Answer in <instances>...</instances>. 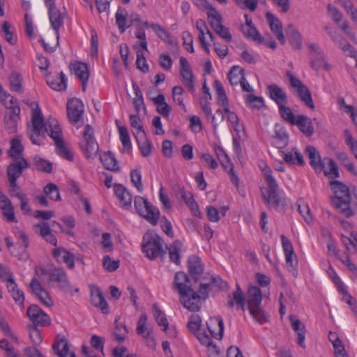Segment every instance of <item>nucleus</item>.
<instances>
[{"label":"nucleus","instance_id":"48","mask_svg":"<svg viewBox=\"0 0 357 357\" xmlns=\"http://www.w3.org/2000/svg\"><path fill=\"white\" fill-rule=\"evenodd\" d=\"M1 32L4 39L10 45H15L17 42V36L15 29L8 22L5 21L1 25Z\"/></svg>","mask_w":357,"mask_h":357},{"label":"nucleus","instance_id":"32","mask_svg":"<svg viewBox=\"0 0 357 357\" xmlns=\"http://www.w3.org/2000/svg\"><path fill=\"white\" fill-rule=\"evenodd\" d=\"M52 255L57 262L63 263L70 268H74V257L67 250L60 247L55 248L52 250Z\"/></svg>","mask_w":357,"mask_h":357},{"label":"nucleus","instance_id":"18","mask_svg":"<svg viewBox=\"0 0 357 357\" xmlns=\"http://www.w3.org/2000/svg\"><path fill=\"white\" fill-rule=\"evenodd\" d=\"M48 8L49 18L51 26L55 31L56 38H59V29L63 24V15L55 7L54 0H44Z\"/></svg>","mask_w":357,"mask_h":357},{"label":"nucleus","instance_id":"43","mask_svg":"<svg viewBox=\"0 0 357 357\" xmlns=\"http://www.w3.org/2000/svg\"><path fill=\"white\" fill-rule=\"evenodd\" d=\"M270 98L279 106L286 103L287 96L284 91L276 84H271L268 86Z\"/></svg>","mask_w":357,"mask_h":357},{"label":"nucleus","instance_id":"9","mask_svg":"<svg viewBox=\"0 0 357 357\" xmlns=\"http://www.w3.org/2000/svg\"><path fill=\"white\" fill-rule=\"evenodd\" d=\"M174 289L178 291L180 294V301L184 307H188L192 310L197 308V301L192 304H190L189 298L186 295V291L191 289V288L189 285L188 278L185 273L177 272L175 274ZM194 301H196V298H194Z\"/></svg>","mask_w":357,"mask_h":357},{"label":"nucleus","instance_id":"15","mask_svg":"<svg viewBox=\"0 0 357 357\" xmlns=\"http://www.w3.org/2000/svg\"><path fill=\"white\" fill-rule=\"evenodd\" d=\"M153 316L158 326L167 336H176V329L175 326L174 325H169L166 314L156 305H153Z\"/></svg>","mask_w":357,"mask_h":357},{"label":"nucleus","instance_id":"16","mask_svg":"<svg viewBox=\"0 0 357 357\" xmlns=\"http://www.w3.org/2000/svg\"><path fill=\"white\" fill-rule=\"evenodd\" d=\"M282 251L289 271H294L298 265L297 256L290 241L284 236H281Z\"/></svg>","mask_w":357,"mask_h":357},{"label":"nucleus","instance_id":"12","mask_svg":"<svg viewBox=\"0 0 357 357\" xmlns=\"http://www.w3.org/2000/svg\"><path fill=\"white\" fill-rule=\"evenodd\" d=\"M220 106L222 108L223 117L226 118L229 121L231 128L236 133L237 137L239 139L244 138L245 137L244 125L240 121L237 114L229 109L228 102L225 104L221 105Z\"/></svg>","mask_w":357,"mask_h":357},{"label":"nucleus","instance_id":"33","mask_svg":"<svg viewBox=\"0 0 357 357\" xmlns=\"http://www.w3.org/2000/svg\"><path fill=\"white\" fill-rule=\"evenodd\" d=\"M245 18V23L242 26V31L245 36L251 38L257 44H261L264 41V38L261 36L257 29L252 24V19L247 15H244Z\"/></svg>","mask_w":357,"mask_h":357},{"label":"nucleus","instance_id":"26","mask_svg":"<svg viewBox=\"0 0 357 357\" xmlns=\"http://www.w3.org/2000/svg\"><path fill=\"white\" fill-rule=\"evenodd\" d=\"M114 191L120 206L125 209L130 208L132 200L130 192L121 184H114Z\"/></svg>","mask_w":357,"mask_h":357},{"label":"nucleus","instance_id":"47","mask_svg":"<svg viewBox=\"0 0 357 357\" xmlns=\"http://www.w3.org/2000/svg\"><path fill=\"white\" fill-rule=\"evenodd\" d=\"M227 77L231 85H238L245 79L244 70L238 66H234L228 73Z\"/></svg>","mask_w":357,"mask_h":357},{"label":"nucleus","instance_id":"51","mask_svg":"<svg viewBox=\"0 0 357 357\" xmlns=\"http://www.w3.org/2000/svg\"><path fill=\"white\" fill-rule=\"evenodd\" d=\"M22 151L23 146L22 144L21 140L18 137L11 139L9 155L15 160H19L20 158H23L22 157Z\"/></svg>","mask_w":357,"mask_h":357},{"label":"nucleus","instance_id":"35","mask_svg":"<svg viewBox=\"0 0 357 357\" xmlns=\"http://www.w3.org/2000/svg\"><path fill=\"white\" fill-rule=\"evenodd\" d=\"M279 152L284 160L289 165L297 164L301 166L305 165L303 157L296 148H293L287 152L282 150H280Z\"/></svg>","mask_w":357,"mask_h":357},{"label":"nucleus","instance_id":"23","mask_svg":"<svg viewBox=\"0 0 357 357\" xmlns=\"http://www.w3.org/2000/svg\"><path fill=\"white\" fill-rule=\"evenodd\" d=\"M208 331V335L211 338L220 340L224 333V324L222 318L220 317H210L206 322Z\"/></svg>","mask_w":357,"mask_h":357},{"label":"nucleus","instance_id":"52","mask_svg":"<svg viewBox=\"0 0 357 357\" xmlns=\"http://www.w3.org/2000/svg\"><path fill=\"white\" fill-rule=\"evenodd\" d=\"M136 53H137V59H136V65L137 68L142 71V73H147L149 70V66L145 58V54L148 52L147 50H144V49H140L137 47Z\"/></svg>","mask_w":357,"mask_h":357},{"label":"nucleus","instance_id":"34","mask_svg":"<svg viewBox=\"0 0 357 357\" xmlns=\"http://www.w3.org/2000/svg\"><path fill=\"white\" fill-rule=\"evenodd\" d=\"M9 110L10 114L6 116L4 119L5 126L9 132L13 133L17 130V123L20 119V108L19 106H15Z\"/></svg>","mask_w":357,"mask_h":357},{"label":"nucleus","instance_id":"38","mask_svg":"<svg viewBox=\"0 0 357 357\" xmlns=\"http://www.w3.org/2000/svg\"><path fill=\"white\" fill-rule=\"evenodd\" d=\"M52 350L58 357H66L69 353L67 340L63 336L57 335L52 345Z\"/></svg>","mask_w":357,"mask_h":357},{"label":"nucleus","instance_id":"37","mask_svg":"<svg viewBox=\"0 0 357 357\" xmlns=\"http://www.w3.org/2000/svg\"><path fill=\"white\" fill-rule=\"evenodd\" d=\"M46 82L55 91L65 90L67 86V78L63 73L56 76L47 75L46 77Z\"/></svg>","mask_w":357,"mask_h":357},{"label":"nucleus","instance_id":"3","mask_svg":"<svg viewBox=\"0 0 357 357\" xmlns=\"http://www.w3.org/2000/svg\"><path fill=\"white\" fill-rule=\"evenodd\" d=\"M259 167L267 184L266 188L261 189L264 200L271 206L278 207L283 205L284 197L279 191L278 183L273 176L271 167L264 162H261Z\"/></svg>","mask_w":357,"mask_h":357},{"label":"nucleus","instance_id":"8","mask_svg":"<svg viewBox=\"0 0 357 357\" xmlns=\"http://www.w3.org/2000/svg\"><path fill=\"white\" fill-rule=\"evenodd\" d=\"M134 204L137 213L153 225L158 223L160 217L159 210L153 206L147 199L142 197H135Z\"/></svg>","mask_w":357,"mask_h":357},{"label":"nucleus","instance_id":"22","mask_svg":"<svg viewBox=\"0 0 357 357\" xmlns=\"http://www.w3.org/2000/svg\"><path fill=\"white\" fill-rule=\"evenodd\" d=\"M84 112L82 102L76 98H72L67 104V113L70 121L75 124L78 123Z\"/></svg>","mask_w":357,"mask_h":357},{"label":"nucleus","instance_id":"64","mask_svg":"<svg viewBox=\"0 0 357 357\" xmlns=\"http://www.w3.org/2000/svg\"><path fill=\"white\" fill-rule=\"evenodd\" d=\"M344 136L346 144L357 160V139L353 137L351 132L348 130L344 131Z\"/></svg>","mask_w":357,"mask_h":357},{"label":"nucleus","instance_id":"13","mask_svg":"<svg viewBox=\"0 0 357 357\" xmlns=\"http://www.w3.org/2000/svg\"><path fill=\"white\" fill-rule=\"evenodd\" d=\"M28 167V164L24 158H20L9 165L7 168L8 178L12 190H18L20 189L17 184V179L20 176L23 170Z\"/></svg>","mask_w":357,"mask_h":357},{"label":"nucleus","instance_id":"53","mask_svg":"<svg viewBox=\"0 0 357 357\" xmlns=\"http://www.w3.org/2000/svg\"><path fill=\"white\" fill-rule=\"evenodd\" d=\"M0 102L8 109L13 108L15 106H19L16 100L8 93L0 84Z\"/></svg>","mask_w":357,"mask_h":357},{"label":"nucleus","instance_id":"27","mask_svg":"<svg viewBox=\"0 0 357 357\" xmlns=\"http://www.w3.org/2000/svg\"><path fill=\"white\" fill-rule=\"evenodd\" d=\"M208 287H209V285L207 284H201L200 289L197 292H195L192 289L187 291L186 295L188 296V297L189 298L190 304L194 303L195 302V301H194V298H196L197 308L194 309V310L190 309L188 307H185V308L188 309V310L193 311V312L198 311L200 309L202 300L206 299V298L208 296L207 291H208Z\"/></svg>","mask_w":357,"mask_h":357},{"label":"nucleus","instance_id":"54","mask_svg":"<svg viewBox=\"0 0 357 357\" xmlns=\"http://www.w3.org/2000/svg\"><path fill=\"white\" fill-rule=\"evenodd\" d=\"M183 251V244L181 241L173 242L169 248L170 259L176 264L180 262V254Z\"/></svg>","mask_w":357,"mask_h":357},{"label":"nucleus","instance_id":"62","mask_svg":"<svg viewBox=\"0 0 357 357\" xmlns=\"http://www.w3.org/2000/svg\"><path fill=\"white\" fill-rule=\"evenodd\" d=\"M342 6L345 9L347 15L357 26V10L354 7L350 0H338Z\"/></svg>","mask_w":357,"mask_h":357},{"label":"nucleus","instance_id":"7","mask_svg":"<svg viewBox=\"0 0 357 357\" xmlns=\"http://www.w3.org/2000/svg\"><path fill=\"white\" fill-rule=\"evenodd\" d=\"M0 280L6 283L8 291L15 303L21 307H24V292L18 287L11 272L1 264H0Z\"/></svg>","mask_w":357,"mask_h":357},{"label":"nucleus","instance_id":"17","mask_svg":"<svg viewBox=\"0 0 357 357\" xmlns=\"http://www.w3.org/2000/svg\"><path fill=\"white\" fill-rule=\"evenodd\" d=\"M189 330L197 337L200 343L209 342V335L202 328V319L197 314L192 315L188 321Z\"/></svg>","mask_w":357,"mask_h":357},{"label":"nucleus","instance_id":"42","mask_svg":"<svg viewBox=\"0 0 357 357\" xmlns=\"http://www.w3.org/2000/svg\"><path fill=\"white\" fill-rule=\"evenodd\" d=\"M306 154L309 158L310 165L316 172L321 171V163L320 155L314 146H307L305 149Z\"/></svg>","mask_w":357,"mask_h":357},{"label":"nucleus","instance_id":"29","mask_svg":"<svg viewBox=\"0 0 357 357\" xmlns=\"http://www.w3.org/2000/svg\"><path fill=\"white\" fill-rule=\"evenodd\" d=\"M71 70L80 79L84 91L89 77L88 66L85 63L75 61L70 64Z\"/></svg>","mask_w":357,"mask_h":357},{"label":"nucleus","instance_id":"11","mask_svg":"<svg viewBox=\"0 0 357 357\" xmlns=\"http://www.w3.org/2000/svg\"><path fill=\"white\" fill-rule=\"evenodd\" d=\"M287 77L289 80L291 86L298 94L301 100L305 103V105L307 107H308L311 109H314L315 106L312 100L311 93L308 88L305 84H303V82L298 78L295 77L290 72H288L287 73Z\"/></svg>","mask_w":357,"mask_h":357},{"label":"nucleus","instance_id":"25","mask_svg":"<svg viewBox=\"0 0 357 357\" xmlns=\"http://www.w3.org/2000/svg\"><path fill=\"white\" fill-rule=\"evenodd\" d=\"M89 289L92 304L98 307L104 314H107L109 312L108 305L100 289L95 285H91Z\"/></svg>","mask_w":357,"mask_h":357},{"label":"nucleus","instance_id":"55","mask_svg":"<svg viewBox=\"0 0 357 357\" xmlns=\"http://www.w3.org/2000/svg\"><path fill=\"white\" fill-rule=\"evenodd\" d=\"M9 87L13 91L22 93L23 91L22 79L20 73L13 72L8 77Z\"/></svg>","mask_w":357,"mask_h":357},{"label":"nucleus","instance_id":"6","mask_svg":"<svg viewBox=\"0 0 357 357\" xmlns=\"http://www.w3.org/2000/svg\"><path fill=\"white\" fill-rule=\"evenodd\" d=\"M163 241L154 231H147L144 234L142 248L144 255L150 259H155L162 252Z\"/></svg>","mask_w":357,"mask_h":357},{"label":"nucleus","instance_id":"45","mask_svg":"<svg viewBox=\"0 0 357 357\" xmlns=\"http://www.w3.org/2000/svg\"><path fill=\"white\" fill-rule=\"evenodd\" d=\"M287 36L294 47L297 49H301L302 47V36L294 26L289 25L287 26Z\"/></svg>","mask_w":357,"mask_h":357},{"label":"nucleus","instance_id":"20","mask_svg":"<svg viewBox=\"0 0 357 357\" xmlns=\"http://www.w3.org/2000/svg\"><path fill=\"white\" fill-rule=\"evenodd\" d=\"M326 271L329 278L333 281V282L337 286L340 293L342 296V300L347 304H349L350 306L354 305L355 301L353 299L351 296L348 294L343 282L338 276L334 268L329 265Z\"/></svg>","mask_w":357,"mask_h":357},{"label":"nucleus","instance_id":"63","mask_svg":"<svg viewBox=\"0 0 357 357\" xmlns=\"http://www.w3.org/2000/svg\"><path fill=\"white\" fill-rule=\"evenodd\" d=\"M342 6L345 9L347 15L357 26V10L354 7L350 0H338Z\"/></svg>","mask_w":357,"mask_h":357},{"label":"nucleus","instance_id":"60","mask_svg":"<svg viewBox=\"0 0 357 357\" xmlns=\"http://www.w3.org/2000/svg\"><path fill=\"white\" fill-rule=\"evenodd\" d=\"M206 14L208 16V20L213 29L222 25V15L215 8H213L209 9Z\"/></svg>","mask_w":357,"mask_h":357},{"label":"nucleus","instance_id":"24","mask_svg":"<svg viewBox=\"0 0 357 357\" xmlns=\"http://www.w3.org/2000/svg\"><path fill=\"white\" fill-rule=\"evenodd\" d=\"M180 74L183 84L190 90L194 89V76L186 58L181 56L179 59Z\"/></svg>","mask_w":357,"mask_h":357},{"label":"nucleus","instance_id":"19","mask_svg":"<svg viewBox=\"0 0 357 357\" xmlns=\"http://www.w3.org/2000/svg\"><path fill=\"white\" fill-rule=\"evenodd\" d=\"M309 48L312 54L311 65L312 68L316 70L321 68L329 70L331 68V66L326 61L325 56L320 47L316 44H310Z\"/></svg>","mask_w":357,"mask_h":357},{"label":"nucleus","instance_id":"41","mask_svg":"<svg viewBox=\"0 0 357 357\" xmlns=\"http://www.w3.org/2000/svg\"><path fill=\"white\" fill-rule=\"evenodd\" d=\"M324 170L326 176L331 178H337L340 176L339 169L335 162L329 158H324L321 163V171Z\"/></svg>","mask_w":357,"mask_h":357},{"label":"nucleus","instance_id":"14","mask_svg":"<svg viewBox=\"0 0 357 357\" xmlns=\"http://www.w3.org/2000/svg\"><path fill=\"white\" fill-rule=\"evenodd\" d=\"M326 30H328V33L331 36L332 40L342 50L344 54L347 56L354 58L356 60L355 67L357 68L356 50L335 31L328 28H326Z\"/></svg>","mask_w":357,"mask_h":357},{"label":"nucleus","instance_id":"40","mask_svg":"<svg viewBox=\"0 0 357 357\" xmlns=\"http://www.w3.org/2000/svg\"><path fill=\"white\" fill-rule=\"evenodd\" d=\"M148 96L153 102L157 106V111L160 114L165 116H168L169 115L170 107L166 102L165 98L163 94L158 93L156 96H152V93L150 92Z\"/></svg>","mask_w":357,"mask_h":357},{"label":"nucleus","instance_id":"46","mask_svg":"<svg viewBox=\"0 0 357 357\" xmlns=\"http://www.w3.org/2000/svg\"><path fill=\"white\" fill-rule=\"evenodd\" d=\"M129 119L132 132L135 138L146 135L142 120L138 115L131 114Z\"/></svg>","mask_w":357,"mask_h":357},{"label":"nucleus","instance_id":"5","mask_svg":"<svg viewBox=\"0 0 357 357\" xmlns=\"http://www.w3.org/2000/svg\"><path fill=\"white\" fill-rule=\"evenodd\" d=\"M49 275L50 273L46 268L41 266H36L35 277L31 281L30 288L41 303L47 307H51L53 305V301L38 280L47 281L50 279Z\"/></svg>","mask_w":357,"mask_h":357},{"label":"nucleus","instance_id":"1","mask_svg":"<svg viewBox=\"0 0 357 357\" xmlns=\"http://www.w3.org/2000/svg\"><path fill=\"white\" fill-rule=\"evenodd\" d=\"M29 106L31 113V121L28 124L27 132L31 142L36 145H41L43 143L45 127V132L54 141L56 153L60 157L68 161H72L74 155L63 142L62 130L57 120L50 117L45 123L43 115L38 103L31 102Z\"/></svg>","mask_w":357,"mask_h":357},{"label":"nucleus","instance_id":"49","mask_svg":"<svg viewBox=\"0 0 357 357\" xmlns=\"http://www.w3.org/2000/svg\"><path fill=\"white\" fill-rule=\"evenodd\" d=\"M185 203L189 207L192 214L197 218H201V212L197 202L195 200L191 192H185L182 195Z\"/></svg>","mask_w":357,"mask_h":357},{"label":"nucleus","instance_id":"39","mask_svg":"<svg viewBox=\"0 0 357 357\" xmlns=\"http://www.w3.org/2000/svg\"><path fill=\"white\" fill-rule=\"evenodd\" d=\"M293 125L297 126L298 129L306 136H311L314 132V127L311 119L304 115H298Z\"/></svg>","mask_w":357,"mask_h":357},{"label":"nucleus","instance_id":"30","mask_svg":"<svg viewBox=\"0 0 357 357\" xmlns=\"http://www.w3.org/2000/svg\"><path fill=\"white\" fill-rule=\"evenodd\" d=\"M289 142V135L285 129L279 124L275 126V135L272 137L271 143L280 150L284 148Z\"/></svg>","mask_w":357,"mask_h":357},{"label":"nucleus","instance_id":"59","mask_svg":"<svg viewBox=\"0 0 357 357\" xmlns=\"http://www.w3.org/2000/svg\"><path fill=\"white\" fill-rule=\"evenodd\" d=\"M116 23L121 33H123L131 25L127 20L125 11L121 9H118L116 13Z\"/></svg>","mask_w":357,"mask_h":357},{"label":"nucleus","instance_id":"10","mask_svg":"<svg viewBox=\"0 0 357 357\" xmlns=\"http://www.w3.org/2000/svg\"><path fill=\"white\" fill-rule=\"evenodd\" d=\"M93 134V128L89 125H86L84 128L82 137L79 142V146L87 158H94L99 150Z\"/></svg>","mask_w":357,"mask_h":357},{"label":"nucleus","instance_id":"4","mask_svg":"<svg viewBox=\"0 0 357 357\" xmlns=\"http://www.w3.org/2000/svg\"><path fill=\"white\" fill-rule=\"evenodd\" d=\"M331 187L333 192L331 202L334 207L345 217L353 215L354 207L349 188L339 181H332Z\"/></svg>","mask_w":357,"mask_h":357},{"label":"nucleus","instance_id":"2","mask_svg":"<svg viewBox=\"0 0 357 357\" xmlns=\"http://www.w3.org/2000/svg\"><path fill=\"white\" fill-rule=\"evenodd\" d=\"M236 287L229 305L231 307L239 306L243 311L248 310L253 319L259 324L266 322L268 317L261 307L263 299L261 289L257 286L250 285L245 295L238 284Z\"/></svg>","mask_w":357,"mask_h":357},{"label":"nucleus","instance_id":"28","mask_svg":"<svg viewBox=\"0 0 357 357\" xmlns=\"http://www.w3.org/2000/svg\"><path fill=\"white\" fill-rule=\"evenodd\" d=\"M116 127L119 135V139L122 145V152L126 154H130L132 150L130 136L128 128L116 121Z\"/></svg>","mask_w":357,"mask_h":357},{"label":"nucleus","instance_id":"44","mask_svg":"<svg viewBox=\"0 0 357 357\" xmlns=\"http://www.w3.org/2000/svg\"><path fill=\"white\" fill-rule=\"evenodd\" d=\"M137 333L143 338H147L152 333V328L148 323V317L145 314H142L137 321Z\"/></svg>","mask_w":357,"mask_h":357},{"label":"nucleus","instance_id":"58","mask_svg":"<svg viewBox=\"0 0 357 357\" xmlns=\"http://www.w3.org/2000/svg\"><path fill=\"white\" fill-rule=\"evenodd\" d=\"M188 268L190 273L197 276L202 273L203 267L201 259L196 256H192L188 259Z\"/></svg>","mask_w":357,"mask_h":357},{"label":"nucleus","instance_id":"36","mask_svg":"<svg viewBox=\"0 0 357 357\" xmlns=\"http://www.w3.org/2000/svg\"><path fill=\"white\" fill-rule=\"evenodd\" d=\"M290 323L293 330L297 334L298 344L302 348L306 347L305 340V326L294 316L289 317Z\"/></svg>","mask_w":357,"mask_h":357},{"label":"nucleus","instance_id":"21","mask_svg":"<svg viewBox=\"0 0 357 357\" xmlns=\"http://www.w3.org/2000/svg\"><path fill=\"white\" fill-rule=\"evenodd\" d=\"M27 316L35 324L45 326L51 323L50 317L44 312L38 305H31L27 310Z\"/></svg>","mask_w":357,"mask_h":357},{"label":"nucleus","instance_id":"50","mask_svg":"<svg viewBox=\"0 0 357 357\" xmlns=\"http://www.w3.org/2000/svg\"><path fill=\"white\" fill-rule=\"evenodd\" d=\"M138 148L140 151L142 155L144 158H147L151 154L152 143L146 138V135H142L141 137L135 138Z\"/></svg>","mask_w":357,"mask_h":357},{"label":"nucleus","instance_id":"56","mask_svg":"<svg viewBox=\"0 0 357 357\" xmlns=\"http://www.w3.org/2000/svg\"><path fill=\"white\" fill-rule=\"evenodd\" d=\"M100 160L103 166L109 170L114 171L118 169V164L114 155L110 153H104L100 155Z\"/></svg>","mask_w":357,"mask_h":357},{"label":"nucleus","instance_id":"57","mask_svg":"<svg viewBox=\"0 0 357 357\" xmlns=\"http://www.w3.org/2000/svg\"><path fill=\"white\" fill-rule=\"evenodd\" d=\"M215 155L225 169H231L233 164L225 151L221 146L215 147Z\"/></svg>","mask_w":357,"mask_h":357},{"label":"nucleus","instance_id":"31","mask_svg":"<svg viewBox=\"0 0 357 357\" xmlns=\"http://www.w3.org/2000/svg\"><path fill=\"white\" fill-rule=\"evenodd\" d=\"M266 19L273 33L282 44H284L286 40L280 20L270 13H266Z\"/></svg>","mask_w":357,"mask_h":357},{"label":"nucleus","instance_id":"61","mask_svg":"<svg viewBox=\"0 0 357 357\" xmlns=\"http://www.w3.org/2000/svg\"><path fill=\"white\" fill-rule=\"evenodd\" d=\"M245 104L250 108L260 109L264 107V100L262 97L249 94L245 98Z\"/></svg>","mask_w":357,"mask_h":357}]
</instances>
